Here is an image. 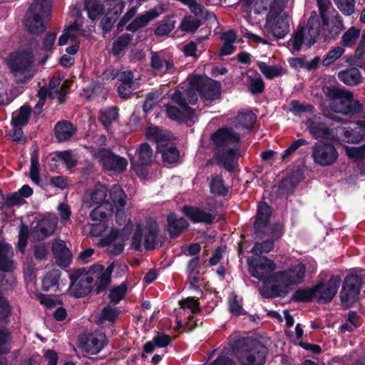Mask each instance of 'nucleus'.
Listing matches in <instances>:
<instances>
[{
    "label": "nucleus",
    "instance_id": "nucleus-1",
    "mask_svg": "<svg viewBox=\"0 0 365 365\" xmlns=\"http://www.w3.org/2000/svg\"><path fill=\"white\" fill-rule=\"evenodd\" d=\"M320 18L312 12L306 27H298L288 41V48L298 52L304 48H310L319 36L326 37L329 34H337L343 28V22L331 6L330 0H317Z\"/></svg>",
    "mask_w": 365,
    "mask_h": 365
},
{
    "label": "nucleus",
    "instance_id": "nucleus-2",
    "mask_svg": "<svg viewBox=\"0 0 365 365\" xmlns=\"http://www.w3.org/2000/svg\"><path fill=\"white\" fill-rule=\"evenodd\" d=\"M106 187L101 184L95 186L91 192V206L98 205L100 206L106 202L109 203L106 212L115 213L116 222L120 225L126 222L125 207L127 202V196L122 188L117 185L112 187L109 192V199L106 197Z\"/></svg>",
    "mask_w": 365,
    "mask_h": 365
},
{
    "label": "nucleus",
    "instance_id": "nucleus-3",
    "mask_svg": "<svg viewBox=\"0 0 365 365\" xmlns=\"http://www.w3.org/2000/svg\"><path fill=\"white\" fill-rule=\"evenodd\" d=\"M212 140L219 149L216 155L219 163L225 169L233 170L240 156L237 149L240 135L233 128H221L212 135Z\"/></svg>",
    "mask_w": 365,
    "mask_h": 365
},
{
    "label": "nucleus",
    "instance_id": "nucleus-4",
    "mask_svg": "<svg viewBox=\"0 0 365 365\" xmlns=\"http://www.w3.org/2000/svg\"><path fill=\"white\" fill-rule=\"evenodd\" d=\"M124 6L121 0H86L84 8L91 20L103 16L102 28L108 31L118 19Z\"/></svg>",
    "mask_w": 365,
    "mask_h": 365
},
{
    "label": "nucleus",
    "instance_id": "nucleus-5",
    "mask_svg": "<svg viewBox=\"0 0 365 365\" xmlns=\"http://www.w3.org/2000/svg\"><path fill=\"white\" fill-rule=\"evenodd\" d=\"M232 351L244 365H262L267 354V347L258 340L242 338L235 341Z\"/></svg>",
    "mask_w": 365,
    "mask_h": 365
},
{
    "label": "nucleus",
    "instance_id": "nucleus-6",
    "mask_svg": "<svg viewBox=\"0 0 365 365\" xmlns=\"http://www.w3.org/2000/svg\"><path fill=\"white\" fill-rule=\"evenodd\" d=\"M186 96L190 104H195L201 96L205 101L212 102L220 97V84L207 76H195L188 78Z\"/></svg>",
    "mask_w": 365,
    "mask_h": 365
},
{
    "label": "nucleus",
    "instance_id": "nucleus-7",
    "mask_svg": "<svg viewBox=\"0 0 365 365\" xmlns=\"http://www.w3.org/2000/svg\"><path fill=\"white\" fill-rule=\"evenodd\" d=\"M323 91L329 99V106L333 112L354 115L361 110L362 105L358 100L354 99L351 92L336 86L324 87Z\"/></svg>",
    "mask_w": 365,
    "mask_h": 365
},
{
    "label": "nucleus",
    "instance_id": "nucleus-8",
    "mask_svg": "<svg viewBox=\"0 0 365 365\" xmlns=\"http://www.w3.org/2000/svg\"><path fill=\"white\" fill-rule=\"evenodd\" d=\"M306 268L302 262L275 272L272 276L274 292L277 295L285 294L294 286L301 284L305 276Z\"/></svg>",
    "mask_w": 365,
    "mask_h": 365
},
{
    "label": "nucleus",
    "instance_id": "nucleus-9",
    "mask_svg": "<svg viewBox=\"0 0 365 365\" xmlns=\"http://www.w3.org/2000/svg\"><path fill=\"white\" fill-rule=\"evenodd\" d=\"M113 269V264H110L106 269L101 264L91 267L79 279L82 288L79 293L76 294V297L87 294L93 287H96L98 293L105 290L110 284Z\"/></svg>",
    "mask_w": 365,
    "mask_h": 365
},
{
    "label": "nucleus",
    "instance_id": "nucleus-10",
    "mask_svg": "<svg viewBox=\"0 0 365 365\" xmlns=\"http://www.w3.org/2000/svg\"><path fill=\"white\" fill-rule=\"evenodd\" d=\"M52 0H36L26 15L25 26L34 34L42 33L51 14Z\"/></svg>",
    "mask_w": 365,
    "mask_h": 365
},
{
    "label": "nucleus",
    "instance_id": "nucleus-11",
    "mask_svg": "<svg viewBox=\"0 0 365 365\" xmlns=\"http://www.w3.org/2000/svg\"><path fill=\"white\" fill-rule=\"evenodd\" d=\"M287 0H273L267 17L266 27L277 38H283L289 31L288 16L283 12Z\"/></svg>",
    "mask_w": 365,
    "mask_h": 365
},
{
    "label": "nucleus",
    "instance_id": "nucleus-12",
    "mask_svg": "<svg viewBox=\"0 0 365 365\" xmlns=\"http://www.w3.org/2000/svg\"><path fill=\"white\" fill-rule=\"evenodd\" d=\"M158 232L159 228L156 220L148 219L144 224L137 225L132 238L131 247L138 251H141L143 248L153 249L157 243Z\"/></svg>",
    "mask_w": 365,
    "mask_h": 365
},
{
    "label": "nucleus",
    "instance_id": "nucleus-13",
    "mask_svg": "<svg viewBox=\"0 0 365 365\" xmlns=\"http://www.w3.org/2000/svg\"><path fill=\"white\" fill-rule=\"evenodd\" d=\"M172 103L175 105L168 104L166 106L168 116L179 122H185L192 120L195 116L194 110L187 106V98L186 96V88L180 91L176 90L171 96Z\"/></svg>",
    "mask_w": 365,
    "mask_h": 365
},
{
    "label": "nucleus",
    "instance_id": "nucleus-14",
    "mask_svg": "<svg viewBox=\"0 0 365 365\" xmlns=\"http://www.w3.org/2000/svg\"><path fill=\"white\" fill-rule=\"evenodd\" d=\"M33 59L32 53L28 50L22 51L9 56L8 65L18 81L24 82L33 76Z\"/></svg>",
    "mask_w": 365,
    "mask_h": 365
},
{
    "label": "nucleus",
    "instance_id": "nucleus-15",
    "mask_svg": "<svg viewBox=\"0 0 365 365\" xmlns=\"http://www.w3.org/2000/svg\"><path fill=\"white\" fill-rule=\"evenodd\" d=\"M249 272L255 278L272 286L274 289L273 272L276 269V263L267 257H252L247 259Z\"/></svg>",
    "mask_w": 365,
    "mask_h": 365
},
{
    "label": "nucleus",
    "instance_id": "nucleus-16",
    "mask_svg": "<svg viewBox=\"0 0 365 365\" xmlns=\"http://www.w3.org/2000/svg\"><path fill=\"white\" fill-rule=\"evenodd\" d=\"M180 308L176 309L178 327L186 325L189 329L197 326L193 314L200 311L199 302L192 297H187L179 302Z\"/></svg>",
    "mask_w": 365,
    "mask_h": 365
},
{
    "label": "nucleus",
    "instance_id": "nucleus-17",
    "mask_svg": "<svg viewBox=\"0 0 365 365\" xmlns=\"http://www.w3.org/2000/svg\"><path fill=\"white\" fill-rule=\"evenodd\" d=\"M132 228L133 225L128 221L120 233L112 229L108 236L101 239L100 244L104 247L108 246L110 252L118 255L123 250L124 242L128 239Z\"/></svg>",
    "mask_w": 365,
    "mask_h": 365
},
{
    "label": "nucleus",
    "instance_id": "nucleus-18",
    "mask_svg": "<svg viewBox=\"0 0 365 365\" xmlns=\"http://www.w3.org/2000/svg\"><path fill=\"white\" fill-rule=\"evenodd\" d=\"M338 155L336 148L331 143L319 142L312 146V157L319 165L329 166L334 164Z\"/></svg>",
    "mask_w": 365,
    "mask_h": 365
},
{
    "label": "nucleus",
    "instance_id": "nucleus-19",
    "mask_svg": "<svg viewBox=\"0 0 365 365\" xmlns=\"http://www.w3.org/2000/svg\"><path fill=\"white\" fill-rule=\"evenodd\" d=\"M94 156L99 160L103 168L108 171L123 172L128 165L127 160L105 148L100 149L94 153Z\"/></svg>",
    "mask_w": 365,
    "mask_h": 365
},
{
    "label": "nucleus",
    "instance_id": "nucleus-20",
    "mask_svg": "<svg viewBox=\"0 0 365 365\" xmlns=\"http://www.w3.org/2000/svg\"><path fill=\"white\" fill-rule=\"evenodd\" d=\"M361 287V280L358 276H347L340 293L342 304L346 307L351 306L358 299Z\"/></svg>",
    "mask_w": 365,
    "mask_h": 365
},
{
    "label": "nucleus",
    "instance_id": "nucleus-21",
    "mask_svg": "<svg viewBox=\"0 0 365 365\" xmlns=\"http://www.w3.org/2000/svg\"><path fill=\"white\" fill-rule=\"evenodd\" d=\"M128 155L130 156L132 168L140 178H145L146 176L145 165L148 164L153 158V152L150 145L143 143L136 150L135 156H131L130 150L128 152Z\"/></svg>",
    "mask_w": 365,
    "mask_h": 365
},
{
    "label": "nucleus",
    "instance_id": "nucleus-22",
    "mask_svg": "<svg viewBox=\"0 0 365 365\" xmlns=\"http://www.w3.org/2000/svg\"><path fill=\"white\" fill-rule=\"evenodd\" d=\"M58 219L56 216L48 215L39 220L33 227L30 237L34 240H42L51 235L57 226Z\"/></svg>",
    "mask_w": 365,
    "mask_h": 365
},
{
    "label": "nucleus",
    "instance_id": "nucleus-23",
    "mask_svg": "<svg viewBox=\"0 0 365 365\" xmlns=\"http://www.w3.org/2000/svg\"><path fill=\"white\" fill-rule=\"evenodd\" d=\"M108 202H106L100 206H97L90 214L91 219L96 221V223L91 225L90 233L93 237L102 236L106 232L107 225L106 222L108 217L111 213L106 212L105 210H108Z\"/></svg>",
    "mask_w": 365,
    "mask_h": 365
},
{
    "label": "nucleus",
    "instance_id": "nucleus-24",
    "mask_svg": "<svg viewBox=\"0 0 365 365\" xmlns=\"http://www.w3.org/2000/svg\"><path fill=\"white\" fill-rule=\"evenodd\" d=\"M341 282V279L338 276H332L327 284H319L314 289V299L319 302H329L336 294Z\"/></svg>",
    "mask_w": 365,
    "mask_h": 365
},
{
    "label": "nucleus",
    "instance_id": "nucleus-25",
    "mask_svg": "<svg viewBox=\"0 0 365 365\" xmlns=\"http://www.w3.org/2000/svg\"><path fill=\"white\" fill-rule=\"evenodd\" d=\"M106 344V336L101 332H93L81 340V349L88 354L100 352Z\"/></svg>",
    "mask_w": 365,
    "mask_h": 365
},
{
    "label": "nucleus",
    "instance_id": "nucleus-26",
    "mask_svg": "<svg viewBox=\"0 0 365 365\" xmlns=\"http://www.w3.org/2000/svg\"><path fill=\"white\" fill-rule=\"evenodd\" d=\"M52 252L58 266L61 267L68 266L71 261V253L64 241L54 240L52 245Z\"/></svg>",
    "mask_w": 365,
    "mask_h": 365
},
{
    "label": "nucleus",
    "instance_id": "nucleus-27",
    "mask_svg": "<svg viewBox=\"0 0 365 365\" xmlns=\"http://www.w3.org/2000/svg\"><path fill=\"white\" fill-rule=\"evenodd\" d=\"M81 27V24L75 22L73 25L65 29L58 39V44L63 46L69 41L76 42L81 36H88L89 35Z\"/></svg>",
    "mask_w": 365,
    "mask_h": 365
},
{
    "label": "nucleus",
    "instance_id": "nucleus-28",
    "mask_svg": "<svg viewBox=\"0 0 365 365\" xmlns=\"http://www.w3.org/2000/svg\"><path fill=\"white\" fill-rule=\"evenodd\" d=\"M161 12V8H154L135 19L126 26V29L131 31H137L140 28L145 26L149 21L157 18Z\"/></svg>",
    "mask_w": 365,
    "mask_h": 365
},
{
    "label": "nucleus",
    "instance_id": "nucleus-29",
    "mask_svg": "<svg viewBox=\"0 0 365 365\" xmlns=\"http://www.w3.org/2000/svg\"><path fill=\"white\" fill-rule=\"evenodd\" d=\"M150 63L153 68L160 73H170L175 71L172 61L166 59L158 53H153L150 58Z\"/></svg>",
    "mask_w": 365,
    "mask_h": 365
},
{
    "label": "nucleus",
    "instance_id": "nucleus-30",
    "mask_svg": "<svg viewBox=\"0 0 365 365\" xmlns=\"http://www.w3.org/2000/svg\"><path fill=\"white\" fill-rule=\"evenodd\" d=\"M309 131L316 138H327L329 135V130L322 123L319 118L314 117L307 120L306 123Z\"/></svg>",
    "mask_w": 365,
    "mask_h": 365
},
{
    "label": "nucleus",
    "instance_id": "nucleus-31",
    "mask_svg": "<svg viewBox=\"0 0 365 365\" xmlns=\"http://www.w3.org/2000/svg\"><path fill=\"white\" fill-rule=\"evenodd\" d=\"M13 256L12 247L4 242H0V269L9 272L14 269V262L11 259Z\"/></svg>",
    "mask_w": 365,
    "mask_h": 365
},
{
    "label": "nucleus",
    "instance_id": "nucleus-32",
    "mask_svg": "<svg viewBox=\"0 0 365 365\" xmlns=\"http://www.w3.org/2000/svg\"><path fill=\"white\" fill-rule=\"evenodd\" d=\"M363 120L356 123L354 129L346 128L344 130V140L348 143H358L365 134V113L363 115Z\"/></svg>",
    "mask_w": 365,
    "mask_h": 365
},
{
    "label": "nucleus",
    "instance_id": "nucleus-33",
    "mask_svg": "<svg viewBox=\"0 0 365 365\" xmlns=\"http://www.w3.org/2000/svg\"><path fill=\"white\" fill-rule=\"evenodd\" d=\"M183 212L191 220L195 222H211L214 216L195 207H184Z\"/></svg>",
    "mask_w": 365,
    "mask_h": 365
},
{
    "label": "nucleus",
    "instance_id": "nucleus-34",
    "mask_svg": "<svg viewBox=\"0 0 365 365\" xmlns=\"http://www.w3.org/2000/svg\"><path fill=\"white\" fill-rule=\"evenodd\" d=\"M338 78L347 86H356L361 81V75L358 68L351 67L341 71L337 74Z\"/></svg>",
    "mask_w": 365,
    "mask_h": 365
},
{
    "label": "nucleus",
    "instance_id": "nucleus-35",
    "mask_svg": "<svg viewBox=\"0 0 365 365\" xmlns=\"http://www.w3.org/2000/svg\"><path fill=\"white\" fill-rule=\"evenodd\" d=\"M188 224L182 217H178L175 214L170 213L168 216V230L171 236L175 237L185 230Z\"/></svg>",
    "mask_w": 365,
    "mask_h": 365
},
{
    "label": "nucleus",
    "instance_id": "nucleus-36",
    "mask_svg": "<svg viewBox=\"0 0 365 365\" xmlns=\"http://www.w3.org/2000/svg\"><path fill=\"white\" fill-rule=\"evenodd\" d=\"M236 38V34L232 31H229L222 34L223 46L220 51V54L221 56L230 55L235 51V47L234 43L235 42Z\"/></svg>",
    "mask_w": 365,
    "mask_h": 365
},
{
    "label": "nucleus",
    "instance_id": "nucleus-37",
    "mask_svg": "<svg viewBox=\"0 0 365 365\" xmlns=\"http://www.w3.org/2000/svg\"><path fill=\"white\" fill-rule=\"evenodd\" d=\"M74 133V128L71 123L62 121L55 126V135L59 141L68 140Z\"/></svg>",
    "mask_w": 365,
    "mask_h": 365
},
{
    "label": "nucleus",
    "instance_id": "nucleus-38",
    "mask_svg": "<svg viewBox=\"0 0 365 365\" xmlns=\"http://www.w3.org/2000/svg\"><path fill=\"white\" fill-rule=\"evenodd\" d=\"M60 275V272L58 269H52L48 272L42 279L43 289L46 291H56L58 288V282Z\"/></svg>",
    "mask_w": 365,
    "mask_h": 365
},
{
    "label": "nucleus",
    "instance_id": "nucleus-39",
    "mask_svg": "<svg viewBox=\"0 0 365 365\" xmlns=\"http://www.w3.org/2000/svg\"><path fill=\"white\" fill-rule=\"evenodd\" d=\"M346 155L355 160H359V165L361 173L365 175V145L361 147H346Z\"/></svg>",
    "mask_w": 365,
    "mask_h": 365
},
{
    "label": "nucleus",
    "instance_id": "nucleus-40",
    "mask_svg": "<svg viewBox=\"0 0 365 365\" xmlns=\"http://www.w3.org/2000/svg\"><path fill=\"white\" fill-rule=\"evenodd\" d=\"M31 114V109L26 106H21L19 110L12 114L11 123L14 127H21L25 125Z\"/></svg>",
    "mask_w": 365,
    "mask_h": 365
},
{
    "label": "nucleus",
    "instance_id": "nucleus-41",
    "mask_svg": "<svg viewBox=\"0 0 365 365\" xmlns=\"http://www.w3.org/2000/svg\"><path fill=\"white\" fill-rule=\"evenodd\" d=\"M158 150L161 153L163 160L168 163H175L179 158L178 150L173 145H169L168 143L159 146Z\"/></svg>",
    "mask_w": 365,
    "mask_h": 365
},
{
    "label": "nucleus",
    "instance_id": "nucleus-42",
    "mask_svg": "<svg viewBox=\"0 0 365 365\" xmlns=\"http://www.w3.org/2000/svg\"><path fill=\"white\" fill-rule=\"evenodd\" d=\"M103 80H113L118 77L119 81L123 83L134 84L133 82V75L130 71H125L120 73L115 72L113 70H107L103 74Z\"/></svg>",
    "mask_w": 365,
    "mask_h": 365
},
{
    "label": "nucleus",
    "instance_id": "nucleus-43",
    "mask_svg": "<svg viewBox=\"0 0 365 365\" xmlns=\"http://www.w3.org/2000/svg\"><path fill=\"white\" fill-rule=\"evenodd\" d=\"M271 214V209L266 202H261L258 205L257 215L255 225L257 228L265 226Z\"/></svg>",
    "mask_w": 365,
    "mask_h": 365
},
{
    "label": "nucleus",
    "instance_id": "nucleus-44",
    "mask_svg": "<svg viewBox=\"0 0 365 365\" xmlns=\"http://www.w3.org/2000/svg\"><path fill=\"white\" fill-rule=\"evenodd\" d=\"M255 119L256 117L252 112L240 113L236 119V126L237 128L250 129L253 126Z\"/></svg>",
    "mask_w": 365,
    "mask_h": 365
},
{
    "label": "nucleus",
    "instance_id": "nucleus-45",
    "mask_svg": "<svg viewBox=\"0 0 365 365\" xmlns=\"http://www.w3.org/2000/svg\"><path fill=\"white\" fill-rule=\"evenodd\" d=\"M29 176L31 180L36 184H38L40 181L39 177V163L38 158V150H34L31 155V165Z\"/></svg>",
    "mask_w": 365,
    "mask_h": 365
},
{
    "label": "nucleus",
    "instance_id": "nucleus-46",
    "mask_svg": "<svg viewBox=\"0 0 365 365\" xmlns=\"http://www.w3.org/2000/svg\"><path fill=\"white\" fill-rule=\"evenodd\" d=\"M146 136L148 139L153 140L157 143V149L159 146L163 145L166 139L165 133L158 127L154 126L148 128L146 130Z\"/></svg>",
    "mask_w": 365,
    "mask_h": 365
},
{
    "label": "nucleus",
    "instance_id": "nucleus-47",
    "mask_svg": "<svg viewBox=\"0 0 365 365\" xmlns=\"http://www.w3.org/2000/svg\"><path fill=\"white\" fill-rule=\"evenodd\" d=\"M257 64L261 72L267 78L272 79L282 74V68L280 67L269 66L262 61H258Z\"/></svg>",
    "mask_w": 365,
    "mask_h": 365
},
{
    "label": "nucleus",
    "instance_id": "nucleus-48",
    "mask_svg": "<svg viewBox=\"0 0 365 365\" xmlns=\"http://www.w3.org/2000/svg\"><path fill=\"white\" fill-rule=\"evenodd\" d=\"M360 32L361 31L359 29L354 26L351 27L344 34L341 41V45L346 47H349L354 45L359 38Z\"/></svg>",
    "mask_w": 365,
    "mask_h": 365
},
{
    "label": "nucleus",
    "instance_id": "nucleus-49",
    "mask_svg": "<svg viewBox=\"0 0 365 365\" xmlns=\"http://www.w3.org/2000/svg\"><path fill=\"white\" fill-rule=\"evenodd\" d=\"M344 49L341 46H336L331 48L322 61L324 66H329L338 60L344 53Z\"/></svg>",
    "mask_w": 365,
    "mask_h": 365
},
{
    "label": "nucleus",
    "instance_id": "nucleus-50",
    "mask_svg": "<svg viewBox=\"0 0 365 365\" xmlns=\"http://www.w3.org/2000/svg\"><path fill=\"white\" fill-rule=\"evenodd\" d=\"M131 41V36L129 34H123L113 42L112 48L114 55H119L129 45Z\"/></svg>",
    "mask_w": 365,
    "mask_h": 365
},
{
    "label": "nucleus",
    "instance_id": "nucleus-51",
    "mask_svg": "<svg viewBox=\"0 0 365 365\" xmlns=\"http://www.w3.org/2000/svg\"><path fill=\"white\" fill-rule=\"evenodd\" d=\"M210 187L211 192L215 195H225L227 191L221 177L219 175H214L212 177V180L210 182Z\"/></svg>",
    "mask_w": 365,
    "mask_h": 365
},
{
    "label": "nucleus",
    "instance_id": "nucleus-52",
    "mask_svg": "<svg viewBox=\"0 0 365 365\" xmlns=\"http://www.w3.org/2000/svg\"><path fill=\"white\" fill-rule=\"evenodd\" d=\"M117 118V110L115 108H110L101 113L100 120L106 128H108Z\"/></svg>",
    "mask_w": 365,
    "mask_h": 365
},
{
    "label": "nucleus",
    "instance_id": "nucleus-53",
    "mask_svg": "<svg viewBox=\"0 0 365 365\" xmlns=\"http://www.w3.org/2000/svg\"><path fill=\"white\" fill-rule=\"evenodd\" d=\"M248 89L252 94L261 93L264 89V83L259 77H248Z\"/></svg>",
    "mask_w": 365,
    "mask_h": 365
},
{
    "label": "nucleus",
    "instance_id": "nucleus-54",
    "mask_svg": "<svg viewBox=\"0 0 365 365\" xmlns=\"http://www.w3.org/2000/svg\"><path fill=\"white\" fill-rule=\"evenodd\" d=\"M200 22L198 19L191 16H185L181 24L180 28L182 31L187 32H193L200 26Z\"/></svg>",
    "mask_w": 365,
    "mask_h": 365
},
{
    "label": "nucleus",
    "instance_id": "nucleus-55",
    "mask_svg": "<svg viewBox=\"0 0 365 365\" xmlns=\"http://www.w3.org/2000/svg\"><path fill=\"white\" fill-rule=\"evenodd\" d=\"M229 308L232 314L235 315H242L245 313L242 307L241 303L237 298V296L232 293L230 294L228 299Z\"/></svg>",
    "mask_w": 365,
    "mask_h": 365
},
{
    "label": "nucleus",
    "instance_id": "nucleus-56",
    "mask_svg": "<svg viewBox=\"0 0 365 365\" xmlns=\"http://www.w3.org/2000/svg\"><path fill=\"white\" fill-rule=\"evenodd\" d=\"M338 9L345 15L349 16L354 11V0H334Z\"/></svg>",
    "mask_w": 365,
    "mask_h": 365
},
{
    "label": "nucleus",
    "instance_id": "nucleus-57",
    "mask_svg": "<svg viewBox=\"0 0 365 365\" xmlns=\"http://www.w3.org/2000/svg\"><path fill=\"white\" fill-rule=\"evenodd\" d=\"M118 310L116 307H112L110 306H107L105 307L101 313L100 317V322L102 323L104 321L113 322L118 315Z\"/></svg>",
    "mask_w": 365,
    "mask_h": 365
},
{
    "label": "nucleus",
    "instance_id": "nucleus-58",
    "mask_svg": "<svg viewBox=\"0 0 365 365\" xmlns=\"http://www.w3.org/2000/svg\"><path fill=\"white\" fill-rule=\"evenodd\" d=\"M126 291L127 286L124 284L113 288L110 293V301L115 304L118 303L124 297Z\"/></svg>",
    "mask_w": 365,
    "mask_h": 365
},
{
    "label": "nucleus",
    "instance_id": "nucleus-59",
    "mask_svg": "<svg viewBox=\"0 0 365 365\" xmlns=\"http://www.w3.org/2000/svg\"><path fill=\"white\" fill-rule=\"evenodd\" d=\"M274 247L273 241L266 240L262 243H256L252 249V253L258 255L269 252Z\"/></svg>",
    "mask_w": 365,
    "mask_h": 365
},
{
    "label": "nucleus",
    "instance_id": "nucleus-60",
    "mask_svg": "<svg viewBox=\"0 0 365 365\" xmlns=\"http://www.w3.org/2000/svg\"><path fill=\"white\" fill-rule=\"evenodd\" d=\"M314 294L313 288L299 289L294 294L293 298L299 302H308L314 299Z\"/></svg>",
    "mask_w": 365,
    "mask_h": 365
},
{
    "label": "nucleus",
    "instance_id": "nucleus-61",
    "mask_svg": "<svg viewBox=\"0 0 365 365\" xmlns=\"http://www.w3.org/2000/svg\"><path fill=\"white\" fill-rule=\"evenodd\" d=\"M174 27V22L172 20L162 21L156 29L155 33L158 36H165L171 32Z\"/></svg>",
    "mask_w": 365,
    "mask_h": 365
},
{
    "label": "nucleus",
    "instance_id": "nucleus-62",
    "mask_svg": "<svg viewBox=\"0 0 365 365\" xmlns=\"http://www.w3.org/2000/svg\"><path fill=\"white\" fill-rule=\"evenodd\" d=\"M290 104V110L295 115H299L303 112L312 113L313 110V107L312 106H304L296 101H292Z\"/></svg>",
    "mask_w": 365,
    "mask_h": 365
},
{
    "label": "nucleus",
    "instance_id": "nucleus-63",
    "mask_svg": "<svg viewBox=\"0 0 365 365\" xmlns=\"http://www.w3.org/2000/svg\"><path fill=\"white\" fill-rule=\"evenodd\" d=\"M28 233H29V232H28L27 227L22 225L19 230V241H18V248L22 253L24 252V249L26 245Z\"/></svg>",
    "mask_w": 365,
    "mask_h": 365
},
{
    "label": "nucleus",
    "instance_id": "nucleus-64",
    "mask_svg": "<svg viewBox=\"0 0 365 365\" xmlns=\"http://www.w3.org/2000/svg\"><path fill=\"white\" fill-rule=\"evenodd\" d=\"M308 142L304 139H298L295 141H294L290 146L286 149L283 154V158H287L289 155H292L293 153H294L299 148H300L302 145H307Z\"/></svg>",
    "mask_w": 365,
    "mask_h": 365
}]
</instances>
